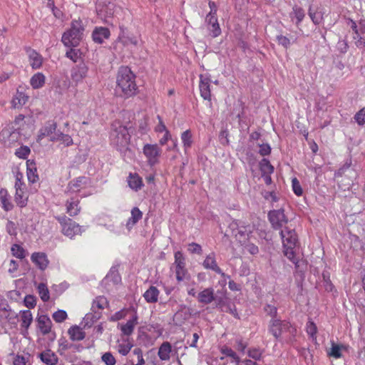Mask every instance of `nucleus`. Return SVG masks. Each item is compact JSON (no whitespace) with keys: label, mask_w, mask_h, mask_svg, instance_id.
Segmentation results:
<instances>
[{"label":"nucleus","mask_w":365,"mask_h":365,"mask_svg":"<svg viewBox=\"0 0 365 365\" xmlns=\"http://www.w3.org/2000/svg\"><path fill=\"white\" fill-rule=\"evenodd\" d=\"M130 140V135L127 127L118 121L113 123L110 133V144L120 153L125 159L131 160L134 154L129 148Z\"/></svg>","instance_id":"obj_1"},{"label":"nucleus","mask_w":365,"mask_h":365,"mask_svg":"<svg viewBox=\"0 0 365 365\" xmlns=\"http://www.w3.org/2000/svg\"><path fill=\"white\" fill-rule=\"evenodd\" d=\"M136 76L128 66L120 67L116 77L115 93L120 97L128 98L138 93Z\"/></svg>","instance_id":"obj_2"},{"label":"nucleus","mask_w":365,"mask_h":365,"mask_svg":"<svg viewBox=\"0 0 365 365\" xmlns=\"http://www.w3.org/2000/svg\"><path fill=\"white\" fill-rule=\"evenodd\" d=\"M280 236L282 240L284 255L296 267H298L299 260L296 256V246L298 239L295 230L285 227L284 230H281Z\"/></svg>","instance_id":"obj_3"},{"label":"nucleus","mask_w":365,"mask_h":365,"mask_svg":"<svg viewBox=\"0 0 365 365\" xmlns=\"http://www.w3.org/2000/svg\"><path fill=\"white\" fill-rule=\"evenodd\" d=\"M83 31V28L81 21H72L70 29L64 32L62 36V43L66 47L77 46L81 39Z\"/></svg>","instance_id":"obj_4"},{"label":"nucleus","mask_w":365,"mask_h":365,"mask_svg":"<svg viewBox=\"0 0 365 365\" xmlns=\"http://www.w3.org/2000/svg\"><path fill=\"white\" fill-rule=\"evenodd\" d=\"M268 330L276 339H279L283 334L289 333L291 336H295L297 329L289 321L281 320L278 318L271 319L269 323Z\"/></svg>","instance_id":"obj_5"},{"label":"nucleus","mask_w":365,"mask_h":365,"mask_svg":"<svg viewBox=\"0 0 365 365\" xmlns=\"http://www.w3.org/2000/svg\"><path fill=\"white\" fill-rule=\"evenodd\" d=\"M96 14L103 23L112 24V17L116 10V5L113 0H98L96 3Z\"/></svg>","instance_id":"obj_6"},{"label":"nucleus","mask_w":365,"mask_h":365,"mask_svg":"<svg viewBox=\"0 0 365 365\" xmlns=\"http://www.w3.org/2000/svg\"><path fill=\"white\" fill-rule=\"evenodd\" d=\"M56 219L61 225L62 233L70 239H73L76 235H81L85 231L83 227L66 215L57 216Z\"/></svg>","instance_id":"obj_7"},{"label":"nucleus","mask_w":365,"mask_h":365,"mask_svg":"<svg viewBox=\"0 0 365 365\" xmlns=\"http://www.w3.org/2000/svg\"><path fill=\"white\" fill-rule=\"evenodd\" d=\"M268 219L274 230H283L282 228L288 223V218L283 209L269 211Z\"/></svg>","instance_id":"obj_8"},{"label":"nucleus","mask_w":365,"mask_h":365,"mask_svg":"<svg viewBox=\"0 0 365 365\" xmlns=\"http://www.w3.org/2000/svg\"><path fill=\"white\" fill-rule=\"evenodd\" d=\"M143 151L149 165L154 166L158 163L161 149L158 144L147 143L143 146Z\"/></svg>","instance_id":"obj_9"},{"label":"nucleus","mask_w":365,"mask_h":365,"mask_svg":"<svg viewBox=\"0 0 365 365\" xmlns=\"http://www.w3.org/2000/svg\"><path fill=\"white\" fill-rule=\"evenodd\" d=\"M175 276L178 282L183 281L187 274V270L185 269V262L183 255L181 252L175 253Z\"/></svg>","instance_id":"obj_10"},{"label":"nucleus","mask_w":365,"mask_h":365,"mask_svg":"<svg viewBox=\"0 0 365 365\" xmlns=\"http://www.w3.org/2000/svg\"><path fill=\"white\" fill-rule=\"evenodd\" d=\"M88 73V66L84 62H81L71 68V78L76 84H78L87 77Z\"/></svg>","instance_id":"obj_11"},{"label":"nucleus","mask_w":365,"mask_h":365,"mask_svg":"<svg viewBox=\"0 0 365 365\" xmlns=\"http://www.w3.org/2000/svg\"><path fill=\"white\" fill-rule=\"evenodd\" d=\"M87 182L88 178L86 177H80L71 180L67 186L66 193H76V195H79L80 198L85 197L86 195L78 193L86 187Z\"/></svg>","instance_id":"obj_12"},{"label":"nucleus","mask_w":365,"mask_h":365,"mask_svg":"<svg viewBox=\"0 0 365 365\" xmlns=\"http://www.w3.org/2000/svg\"><path fill=\"white\" fill-rule=\"evenodd\" d=\"M56 129L57 123L54 120L46 121L38 131L37 140L41 141L45 137H49V139L52 138L58 131Z\"/></svg>","instance_id":"obj_13"},{"label":"nucleus","mask_w":365,"mask_h":365,"mask_svg":"<svg viewBox=\"0 0 365 365\" xmlns=\"http://www.w3.org/2000/svg\"><path fill=\"white\" fill-rule=\"evenodd\" d=\"M31 261L41 271L46 269L49 264L47 255L43 252H35L31 255Z\"/></svg>","instance_id":"obj_14"},{"label":"nucleus","mask_w":365,"mask_h":365,"mask_svg":"<svg viewBox=\"0 0 365 365\" xmlns=\"http://www.w3.org/2000/svg\"><path fill=\"white\" fill-rule=\"evenodd\" d=\"M200 91L201 97L207 101L211 100V91H210V83L211 80L210 76L200 74Z\"/></svg>","instance_id":"obj_15"},{"label":"nucleus","mask_w":365,"mask_h":365,"mask_svg":"<svg viewBox=\"0 0 365 365\" xmlns=\"http://www.w3.org/2000/svg\"><path fill=\"white\" fill-rule=\"evenodd\" d=\"M205 21L207 26V29L210 31V34L212 38H216L221 34L222 31L218 23L217 16L207 14Z\"/></svg>","instance_id":"obj_16"},{"label":"nucleus","mask_w":365,"mask_h":365,"mask_svg":"<svg viewBox=\"0 0 365 365\" xmlns=\"http://www.w3.org/2000/svg\"><path fill=\"white\" fill-rule=\"evenodd\" d=\"M138 319L137 314H134L126 323L118 324V328L120 329L123 335L129 336L133 334L135 327L138 324Z\"/></svg>","instance_id":"obj_17"},{"label":"nucleus","mask_w":365,"mask_h":365,"mask_svg":"<svg viewBox=\"0 0 365 365\" xmlns=\"http://www.w3.org/2000/svg\"><path fill=\"white\" fill-rule=\"evenodd\" d=\"M173 353L176 354L177 351L173 349L171 344L169 341H164L158 349V356L161 361H168Z\"/></svg>","instance_id":"obj_18"},{"label":"nucleus","mask_w":365,"mask_h":365,"mask_svg":"<svg viewBox=\"0 0 365 365\" xmlns=\"http://www.w3.org/2000/svg\"><path fill=\"white\" fill-rule=\"evenodd\" d=\"M110 36V30L106 27H96L92 32V38L95 43H103Z\"/></svg>","instance_id":"obj_19"},{"label":"nucleus","mask_w":365,"mask_h":365,"mask_svg":"<svg viewBox=\"0 0 365 365\" xmlns=\"http://www.w3.org/2000/svg\"><path fill=\"white\" fill-rule=\"evenodd\" d=\"M79 195L71 197L69 199L67 200L66 204V212L70 216H76L80 212L81 207L79 206Z\"/></svg>","instance_id":"obj_20"},{"label":"nucleus","mask_w":365,"mask_h":365,"mask_svg":"<svg viewBox=\"0 0 365 365\" xmlns=\"http://www.w3.org/2000/svg\"><path fill=\"white\" fill-rule=\"evenodd\" d=\"M202 266L206 269H210L216 272H221L220 267L217 265L215 253L214 252L208 254L204 261L202 262Z\"/></svg>","instance_id":"obj_21"},{"label":"nucleus","mask_w":365,"mask_h":365,"mask_svg":"<svg viewBox=\"0 0 365 365\" xmlns=\"http://www.w3.org/2000/svg\"><path fill=\"white\" fill-rule=\"evenodd\" d=\"M26 175L29 182L35 183L39 180L36 162L34 160L26 161Z\"/></svg>","instance_id":"obj_22"},{"label":"nucleus","mask_w":365,"mask_h":365,"mask_svg":"<svg viewBox=\"0 0 365 365\" xmlns=\"http://www.w3.org/2000/svg\"><path fill=\"white\" fill-rule=\"evenodd\" d=\"M30 66L33 69H38L42 66L43 57L34 49H29L27 51Z\"/></svg>","instance_id":"obj_23"},{"label":"nucleus","mask_w":365,"mask_h":365,"mask_svg":"<svg viewBox=\"0 0 365 365\" xmlns=\"http://www.w3.org/2000/svg\"><path fill=\"white\" fill-rule=\"evenodd\" d=\"M130 215L131 216L128 219L125 225L128 232H130L137 222L143 217V212L137 207H135L131 210Z\"/></svg>","instance_id":"obj_24"},{"label":"nucleus","mask_w":365,"mask_h":365,"mask_svg":"<svg viewBox=\"0 0 365 365\" xmlns=\"http://www.w3.org/2000/svg\"><path fill=\"white\" fill-rule=\"evenodd\" d=\"M38 358L46 365H56L58 361L57 355L50 349H46L38 354Z\"/></svg>","instance_id":"obj_25"},{"label":"nucleus","mask_w":365,"mask_h":365,"mask_svg":"<svg viewBox=\"0 0 365 365\" xmlns=\"http://www.w3.org/2000/svg\"><path fill=\"white\" fill-rule=\"evenodd\" d=\"M0 204L2 209L6 212L11 210L14 207L11 196L6 188L0 189Z\"/></svg>","instance_id":"obj_26"},{"label":"nucleus","mask_w":365,"mask_h":365,"mask_svg":"<svg viewBox=\"0 0 365 365\" xmlns=\"http://www.w3.org/2000/svg\"><path fill=\"white\" fill-rule=\"evenodd\" d=\"M197 300L199 302L205 304H209L215 299L214 289L212 287L206 288L197 294Z\"/></svg>","instance_id":"obj_27"},{"label":"nucleus","mask_w":365,"mask_h":365,"mask_svg":"<svg viewBox=\"0 0 365 365\" xmlns=\"http://www.w3.org/2000/svg\"><path fill=\"white\" fill-rule=\"evenodd\" d=\"M38 328L41 332L46 335L51 331V321L47 315H41L37 318Z\"/></svg>","instance_id":"obj_28"},{"label":"nucleus","mask_w":365,"mask_h":365,"mask_svg":"<svg viewBox=\"0 0 365 365\" xmlns=\"http://www.w3.org/2000/svg\"><path fill=\"white\" fill-rule=\"evenodd\" d=\"M120 33L118 36V41L123 46L133 45L137 46L138 39L133 35H128L125 34L123 26H120Z\"/></svg>","instance_id":"obj_29"},{"label":"nucleus","mask_w":365,"mask_h":365,"mask_svg":"<svg viewBox=\"0 0 365 365\" xmlns=\"http://www.w3.org/2000/svg\"><path fill=\"white\" fill-rule=\"evenodd\" d=\"M253 227L250 225H245L242 222L238 231L235 234V237L240 242L249 239L250 235L252 232Z\"/></svg>","instance_id":"obj_30"},{"label":"nucleus","mask_w":365,"mask_h":365,"mask_svg":"<svg viewBox=\"0 0 365 365\" xmlns=\"http://www.w3.org/2000/svg\"><path fill=\"white\" fill-rule=\"evenodd\" d=\"M45 83L46 76L41 72L34 73L30 78V85L34 90L43 88Z\"/></svg>","instance_id":"obj_31"},{"label":"nucleus","mask_w":365,"mask_h":365,"mask_svg":"<svg viewBox=\"0 0 365 365\" xmlns=\"http://www.w3.org/2000/svg\"><path fill=\"white\" fill-rule=\"evenodd\" d=\"M101 313L98 311H93L92 312H89L86 314L81 324L83 328H90L91 327L95 322H97L98 319H100Z\"/></svg>","instance_id":"obj_32"},{"label":"nucleus","mask_w":365,"mask_h":365,"mask_svg":"<svg viewBox=\"0 0 365 365\" xmlns=\"http://www.w3.org/2000/svg\"><path fill=\"white\" fill-rule=\"evenodd\" d=\"M180 139L185 153H187V152L191 148L193 143V135L192 131L190 129L183 131L180 135Z\"/></svg>","instance_id":"obj_33"},{"label":"nucleus","mask_w":365,"mask_h":365,"mask_svg":"<svg viewBox=\"0 0 365 365\" xmlns=\"http://www.w3.org/2000/svg\"><path fill=\"white\" fill-rule=\"evenodd\" d=\"M128 183L129 187L135 191L140 190L143 186V180L137 173H130Z\"/></svg>","instance_id":"obj_34"},{"label":"nucleus","mask_w":365,"mask_h":365,"mask_svg":"<svg viewBox=\"0 0 365 365\" xmlns=\"http://www.w3.org/2000/svg\"><path fill=\"white\" fill-rule=\"evenodd\" d=\"M159 293L157 287L150 286L143 294V297L148 303H155L158 300Z\"/></svg>","instance_id":"obj_35"},{"label":"nucleus","mask_w":365,"mask_h":365,"mask_svg":"<svg viewBox=\"0 0 365 365\" xmlns=\"http://www.w3.org/2000/svg\"><path fill=\"white\" fill-rule=\"evenodd\" d=\"M21 327L27 331L32 321L33 316L30 310H22L20 312Z\"/></svg>","instance_id":"obj_36"},{"label":"nucleus","mask_w":365,"mask_h":365,"mask_svg":"<svg viewBox=\"0 0 365 365\" xmlns=\"http://www.w3.org/2000/svg\"><path fill=\"white\" fill-rule=\"evenodd\" d=\"M29 96L24 92L17 90L16 95L12 100V106L15 108L22 107L28 101Z\"/></svg>","instance_id":"obj_37"},{"label":"nucleus","mask_w":365,"mask_h":365,"mask_svg":"<svg viewBox=\"0 0 365 365\" xmlns=\"http://www.w3.org/2000/svg\"><path fill=\"white\" fill-rule=\"evenodd\" d=\"M50 141L56 142L61 141L65 146H70L73 145V139L71 135L64 134L62 132L58 130L56 134L50 138Z\"/></svg>","instance_id":"obj_38"},{"label":"nucleus","mask_w":365,"mask_h":365,"mask_svg":"<svg viewBox=\"0 0 365 365\" xmlns=\"http://www.w3.org/2000/svg\"><path fill=\"white\" fill-rule=\"evenodd\" d=\"M68 332L71 339L73 341H81L86 336L85 332L78 326L71 327Z\"/></svg>","instance_id":"obj_39"},{"label":"nucleus","mask_w":365,"mask_h":365,"mask_svg":"<svg viewBox=\"0 0 365 365\" xmlns=\"http://www.w3.org/2000/svg\"><path fill=\"white\" fill-rule=\"evenodd\" d=\"M308 14L314 24L319 25L322 23L324 14L322 11H318V9H314L313 6L310 5L308 9Z\"/></svg>","instance_id":"obj_40"},{"label":"nucleus","mask_w":365,"mask_h":365,"mask_svg":"<svg viewBox=\"0 0 365 365\" xmlns=\"http://www.w3.org/2000/svg\"><path fill=\"white\" fill-rule=\"evenodd\" d=\"M343 350H346V346L343 344H337L334 341H331V346L330 350L327 352V354L335 359H339L342 356L341 351Z\"/></svg>","instance_id":"obj_41"},{"label":"nucleus","mask_w":365,"mask_h":365,"mask_svg":"<svg viewBox=\"0 0 365 365\" xmlns=\"http://www.w3.org/2000/svg\"><path fill=\"white\" fill-rule=\"evenodd\" d=\"M305 16V12L304 10L297 5L294 6L292 7V11L290 14V18L293 19L294 18L296 19L295 24L297 26H299L302 21H303L304 18Z\"/></svg>","instance_id":"obj_42"},{"label":"nucleus","mask_w":365,"mask_h":365,"mask_svg":"<svg viewBox=\"0 0 365 365\" xmlns=\"http://www.w3.org/2000/svg\"><path fill=\"white\" fill-rule=\"evenodd\" d=\"M213 302H215L216 307L222 311H225V308L230 307V304H228V298L224 292H221L220 295H215Z\"/></svg>","instance_id":"obj_43"},{"label":"nucleus","mask_w":365,"mask_h":365,"mask_svg":"<svg viewBox=\"0 0 365 365\" xmlns=\"http://www.w3.org/2000/svg\"><path fill=\"white\" fill-rule=\"evenodd\" d=\"M221 353L224 356L229 357L231 361L235 363L236 365H242L240 364V358L231 348L224 346L221 349Z\"/></svg>","instance_id":"obj_44"},{"label":"nucleus","mask_w":365,"mask_h":365,"mask_svg":"<svg viewBox=\"0 0 365 365\" xmlns=\"http://www.w3.org/2000/svg\"><path fill=\"white\" fill-rule=\"evenodd\" d=\"M24 189L21 188L16 190L14 200L16 203L20 207H24L27 204V197L24 196Z\"/></svg>","instance_id":"obj_45"},{"label":"nucleus","mask_w":365,"mask_h":365,"mask_svg":"<svg viewBox=\"0 0 365 365\" xmlns=\"http://www.w3.org/2000/svg\"><path fill=\"white\" fill-rule=\"evenodd\" d=\"M132 347L133 344L128 340H122L121 341H118L117 345L118 351L122 356H126L130 352Z\"/></svg>","instance_id":"obj_46"},{"label":"nucleus","mask_w":365,"mask_h":365,"mask_svg":"<svg viewBox=\"0 0 365 365\" xmlns=\"http://www.w3.org/2000/svg\"><path fill=\"white\" fill-rule=\"evenodd\" d=\"M108 306L107 299L103 296L97 297L92 303L91 310L103 309Z\"/></svg>","instance_id":"obj_47"},{"label":"nucleus","mask_w":365,"mask_h":365,"mask_svg":"<svg viewBox=\"0 0 365 365\" xmlns=\"http://www.w3.org/2000/svg\"><path fill=\"white\" fill-rule=\"evenodd\" d=\"M11 252L13 256L20 259H24L26 255V250L18 244H14L11 246Z\"/></svg>","instance_id":"obj_48"},{"label":"nucleus","mask_w":365,"mask_h":365,"mask_svg":"<svg viewBox=\"0 0 365 365\" xmlns=\"http://www.w3.org/2000/svg\"><path fill=\"white\" fill-rule=\"evenodd\" d=\"M38 293L43 302H46L50 299L49 291L45 283H40L37 287Z\"/></svg>","instance_id":"obj_49"},{"label":"nucleus","mask_w":365,"mask_h":365,"mask_svg":"<svg viewBox=\"0 0 365 365\" xmlns=\"http://www.w3.org/2000/svg\"><path fill=\"white\" fill-rule=\"evenodd\" d=\"M297 38L292 40L289 37L284 36L282 34H278L276 36V41L277 43L279 46H282L285 49L289 48L291 44L295 42Z\"/></svg>","instance_id":"obj_50"},{"label":"nucleus","mask_w":365,"mask_h":365,"mask_svg":"<svg viewBox=\"0 0 365 365\" xmlns=\"http://www.w3.org/2000/svg\"><path fill=\"white\" fill-rule=\"evenodd\" d=\"M259 170L263 174H272L274 172V167L271 165L269 160L263 158L259 162Z\"/></svg>","instance_id":"obj_51"},{"label":"nucleus","mask_w":365,"mask_h":365,"mask_svg":"<svg viewBox=\"0 0 365 365\" xmlns=\"http://www.w3.org/2000/svg\"><path fill=\"white\" fill-rule=\"evenodd\" d=\"M30 354H17L13 361L14 365H31L30 363Z\"/></svg>","instance_id":"obj_52"},{"label":"nucleus","mask_w":365,"mask_h":365,"mask_svg":"<svg viewBox=\"0 0 365 365\" xmlns=\"http://www.w3.org/2000/svg\"><path fill=\"white\" fill-rule=\"evenodd\" d=\"M306 331L312 340L317 339V327L314 322L309 320L306 324Z\"/></svg>","instance_id":"obj_53"},{"label":"nucleus","mask_w":365,"mask_h":365,"mask_svg":"<svg viewBox=\"0 0 365 365\" xmlns=\"http://www.w3.org/2000/svg\"><path fill=\"white\" fill-rule=\"evenodd\" d=\"M70 48H71L66 51V56L72 61L77 62L78 60L81 58V52L79 49L73 48V47Z\"/></svg>","instance_id":"obj_54"},{"label":"nucleus","mask_w":365,"mask_h":365,"mask_svg":"<svg viewBox=\"0 0 365 365\" xmlns=\"http://www.w3.org/2000/svg\"><path fill=\"white\" fill-rule=\"evenodd\" d=\"M157 119L158 120V123L154 128V131L156 133L159 134V133H165L167 131H170L167 128V127H166V125H165V123H164V121H163V118H162V117L160 115H157Z\"/></svg>","instance_id":"obj_55"},{"label":"nucleus","mask_w":365,"mask_h":365,"mask_svg":"<svg viewBox=\"0 0 365 365\" xmlns=\"http://www.w3.org/2000/svg\"><path fill=\"white\" fill-rule=\"evenodd\" d=\"M67 317L68 315L66 312L63 309H58L52 315L53 320L57 323H61L64 322L67 319Z\"/></svg>","instance_id":"obj_56"},{"label":"nucleus","mask_w":365,"mask_h":365,"mask_svg":"<svg viewBox=\"0 0 365 365\" xmlns=\"http://www.w3.org/2000/svg\"><path fill=\"white\" fill-rule=\"evenodd\" d=\"M31 153L29 147L26 145L21 146L15 151V155L21 159H26Z\"/></svg>","instance_id":"obj_57"},{"label":"nucleus","mask_w":365,"mask_h":365,"mask_svg":"<svg viewBox=\"0 0 365 365\" xmlns=\"http://www.w3.org/2000/svg\"><path fill=\"white\" fill-rule=\"evenodd\" d=\"M350 24L351 29L357 36H359V32L362 34L365 33V24L363 22L359 23V27L357 26L356 23L351 19L350 20Z\"/></svg>","instance_id":"obj_58"},{"label":"nucleus","mask_w":365,"mask_h":365,"mask_svg":"<svg viewBox=\"0 0 365 365\" xmlns=\"http://www.w3.org/2000/svg\"><path fill=\"white\" fill-rule=\"evenodd\" d=\"M292 187L294 193L297 196H302L303 194L302 187L297 178H294L292 180Z\"/></svg>","instance_id":"obj_59"},{"label":"nucleus","mask_w":365,"mask_h":365,"mask_svg":"<svg viewBox=\"0 0 365 365\" xmlns=\"http://www.w3.org/2000/svg\"><path fill=\"white\" fill-rule=\"evenodd\" d=\"M354 120L359 125H365V107L360 109L355 115Z\"/></svg>","instance_id":"obj_60"},{"label":"nucleus","mask_w":365,"mask_h":365,"mask_svg":"<svg viewBox=\"0 0 365 365\" xmlns=\"http://www.w3.org/2000/svg\"><path fill=\"white\" fill-rule=\"evenodd\" d=\"M102 361L106 365H115L116 360L110 352H106L101 356Z\"/></svg>","instance_id":"obj_61"},{"label":"nucleus","mask_w":365,"mask_h":365,"mask_svg":"<svg viewBox=\"0 0 365 365\" xmlns=\"http://www.w3.org/2000/svg\"><path fill=\"white\" fill-rule=\"evenodd\" d=\"M24 305L29 309H33L36 305V298L34 295L28 294L24 297Z\"/></svg>","instance_id":"obj_62"},{"label":"nucleus","mask_w":365,"mask_h":365,"mask_svg":"<svg viewBox=\"0 0 365 365\" xmlns=\"http://www.w3.org/2000/svg\"><path fill=\"white\" fill-rule=\"evenodd\" d=\"M264 311L267 315L271 317L272 319L277 318V308L275 306L266 304L264 307Z\"/></svg>","instance_id":"obj_63"},{"label":"nucleus","mask_w":365,"mask_h":365,"mask_svg":"<svg viewBox=\"0 0 365 365\" xmlns=\"http://www.w3.org/2000/svg\"><path fill=\"white\" fill-rule=\"evenodd\" d=\"M190 253L202 255V249L201 245L195 242H191L188 245V249Z\"/></svg>","instance_id":"obj_64"}]
</instances>
